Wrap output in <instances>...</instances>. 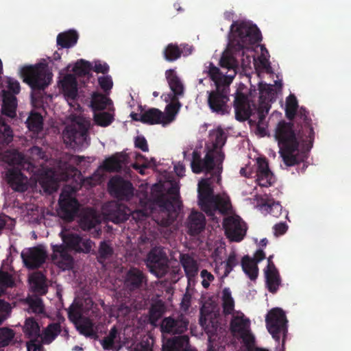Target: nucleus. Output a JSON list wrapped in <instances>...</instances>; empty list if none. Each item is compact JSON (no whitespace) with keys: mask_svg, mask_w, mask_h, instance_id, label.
<instances>
[{"mask_svg":"<svg viewBox=\"0 0 351 351\" xmlns=\"http://www.w3.org/2000/svg\"><path fill=\"white\" fill-rule=\"evenodd\" d=\"M180 259L189 281L192 280L197 275L199 270L197 261L188 254H181Z\"/></svg>","mask_w":351,"mask_h":351,"instance_id":"2f4dec72","label":"nucleus"},{"mask_svg":"<svg viewBox=\"0 0 351 351\" xmlns=\"http://www.w3.org/2000/svg\"><path fill=\"white\" fill-rule=\"evenodd\" d=\"M166 311V306L162 300L152 302L149 309V322L152 326H156L158 320Z\"/></svg>","mask_w":351,"mask_h":351,"instance_id":"72a5a7b5","label":"nucleus"},{"mask_svg":"<svg viewBox=\"0 0 351 351\" xmlns=\"http://www.w3.org/2000/svg\"><path fill=\"white\" fill-rule=\"evenodd\" d=\"M270 107V102L259 99V104L257 108V115L258 119H259V122L262 123L263 121H265V117L269 112Z\"/></svg>","mask_w":351,"mask_h":351,"instance_id":"052dcab7","label":"nucleus"},{"mask_svg":"<svg viewBox=\"0 0 351 351\" xmlns=\"http://www.w3.org/2000/svg\"><path fill=\"white\" fill-rule=\"evenodd\" d=\"M146 282L145 274L138 268L131 267L125 274L124 285L130 291L141 289Z\"/></svg>","mask_w":351,"mask_h":351,"instance_id":"6ab92c4d","label":"nucleus"},{"mask_svg":"<svg viewBox=\"0 0 351 351\" xmlns=\"http://www.w3.org/2000/svg\"><path fill=\"white\" fill-rule=\"evenodd\" d=\"M82 313L78 306L72 304L68 310L69 319L75 324H77L80 319H82Z\"/></svg>","mask_w":351,"mask_h":351,"instance_id":"0e129e2a","label":"nucleus"},{"mask_svg":"<svg viewBox=\"0 0 351 351\" xmlns=\"http://www.w3.org/2000/svg\"><path fill=\"white\" fill-rule=\"evenodd\" d=\"M230 45L235 52L244 55L243 49L261 41V31L256 25L247 21H233L230 25Z\"/></svg>","mask_w":351,"mask_h":351,"instance_id":"39448f33","label":"nucleus"},{"mask_svg":"<svg viewBox=\"0 0 351 351\" xmlns=\"http://www.w3.org/2000/svg\"><path fill=\"white\" fill-rule=\"evenodd\" d=\"M40 183L45 192L51 194L58 188L57 179L53 172H45L40 178Z\"/></svg>","mask_w":351,"mask_h":351,"instance_id":"58836bf2","label":"nucleus"},{"mask_svg":"<svg viewBox=\"0 0 351 351\" xmlns=\"http://www.w3.org/2000/svg\"><path fill=\"white\" fill-rule=\"evenodd\" d=\"M210 178L203 179L198 184V202L203 211L206 209L215 199L214 190L210 183Z\"/></svg>","mask_w":351,"mask_h":351,"instance_id":"412c9836","label":"nucleus"},{"mask_svg":"<svg viewBox=\"0 0 351 351\" xmlns=\"http://www.w3.org/2000/svg\"><path fill=\"white\" fill-rule=\"evenodd\" d=\"M192 47L186 44H181L180 46L176 43L168 44L162 51L164 59L169 62H173L181 58L182 54H191Z\"/></svg>","mask_w":351,"mask_h":351,"instance_id":"4be33fe9","label":"nucleus"},{"mask_svg":"<svg viewBox=\"0 0 351 351\" xmlns=\"http://www.w3.org/2000/svg\"><path fill=\"white\" fill-rule=\"evenodd\" d=\"M219 64L222 68L228 69V70H233V75H225L220 69L215 66L213 63L210 62L209 65L208 76L212 81L215 82L216 87H223L232 83V80L236 74L235 69L238 67V62L236 58L230 53H223L221 56Z\"/></svg>","mask_w":351,"mask_h":351,"instance_id":"6e6552de","label":"nucleus"},{"mask_svg":"<svg viewBox=\"0 0 351 351\" xmlns=\"http://www.w3.org/2000/svg\"><path fill=\"white\" fill-rule=\"evenodd\" d=\"M110 99L106 95L99 93H93L92 95L91 106L95 110H101L105 109Z\"/></svg>","mask_w":351,"mask_h":351,"instance_id":"49530a36","label":"nucleus"},{"mask_svg":"<svg viewBox=\"0 0 351 351\" xmlns=\"http://www.w3.org/2000/svg\"><path fill=\"white\" fill-rule=\"evenodd\" d=\"M32 291L36 295H44L48 291L47 278L41 271H36L29 278Z\"/></svg>","mask_w":351,"mask_h":351,"instance_id":"c85d7f7f","label":"nucleus"},{"mask_svg":"<svg viewBox=\"0 0 351 351\" xmlns=\"http://www.w3.org/2000/svg\"><path fill=\"white\" fill-rule=\"evenodd\" d=\"M78 223L80 227L86 231L95 228L99 221L95 210L88 208L80 213Z\"/></svg>","mask_w":351,"mask_h":351,"instance_id":"cd10ccee","label":"nucleus"},{"mask_svg":"<svg viewBox=\"0 0 351 351\" xmlns=\"http://www.w3.org/2000/svg\"><path fill=\"white\" fill-rule=\"evenodd\" d=\"M224 263V270L223 273L221 276V278H225L228 276L230 272L233 270V269L239 265V261L237 258V254L235 252H231L227 259L223 261Z\"/></svg>","mask_w":351,"mask_h":351,"instance_id":"de8ad7c7","label":"nucleus"},{"mask_svg":"<svg viewBox=\"0 0 351 351\" xmlns=\"http://www.w3.org/2000/svg\"><path fill=\"white\" fill-rule=\"evenodd\" d=\"M168 258L163 250L160 247H155L148 253L146 264L151 273L158 278H162L168 272Z\"/></svg>","mask_w":351,"mask_h":351,"instance_id":"9b49d317","label":"nucleus"},{"mask_svg":"<svg viewBox=\"0 0 351 351\" xmlns=\"http://www.w3.org/2000/svg\"><path fill=\"white\" fill-rule=\"evenodd\" d=\"M64 97L74 100L77 96V82L73 74H66L59 82Z\"/></svg>","mask_w":351,"mask_h":351,"instance_id":"393cba45","label":"nucleus"},{"mask_svg":"<svg viewBox=\"0 0 351 351\" xmlns=\"http://www.w3.org/2000/svg\"><path fill=\"white\" fill-rule=\"evenodd\" d=\"M171 202L167 198L162 188L156 185L145 206L141 209L130 212V215L137 223L144 221L148 216L152 215L158 225L167 227L174 221L171 213Z\"/></svg>","mask_w":351,"mask_h":351,"instance_id":"f03ea898","label":"nucleus"},{"mask_svg":"<svg viewBox=\"0 0 351 351\" xmlns=\"http://www.w3.org/2000/svg\"><path fill=\"white\" fill-rule=\"evenodd\" d=\"M98 83L101 87V88L107 92L110 90L113 86V82L111 76L110 75H104L98 77Z\"/></svg>","mask_w":351,"mask_h":351,"instance_id":"338daca9","label":"nucleus"},{"mask_svg":"<svg viewBox=\"0 0 351 351\" xmlns=\"http://www.w3.org/2000/svg\"><path fill=\"white\" fill-rule=\"evenodd\" d=\"M25 303L29 306V311L35 314H42L45 312V305L43 300L38 295L28 296Z\"/></svg>","mask_w":351,"mask_h":351,"instance_id":"c03bdc74","label":"nucleus"},{"mask_svg":"<svg viewBox=\"0 0 351 351\" xmlns=\"http://www.w3.org/2000/svg\"><path fill=\"white\" fill-rule=\"evenodd\" d=\"M113 254L114 249L108 241H102L99 243L96 258L100 264L106 263L112 257Z\"/></svg>","mask_w":351,"mask_h":351,"instance_id":"ea45409f","label":"nucleus"},{"mask_svg":"<svg viewBox=\"0 0 351 351\" xmlns=\"http://www.w3.org/2000/svg\"><path fill=\"white\" fill-rule=\"evenodd\" d=\"M59 208L58 214L64 221L71 222L73 221L78 211L80 204L78 201L69 195H60L58 201Z\"/></svg>","mask_w":351,"mask_h":351,"instance_id":"2eb2a0df","label":"nucleus"},{"mask_svg":"<svg viewBox=\"0 0 351 351\" xmlns=\"http://www.w3.org/2000/svg\"><path fill=\"white\" fill-rule=\"evenodd\" d=\"M77 330L82 335L88 337H95L97 336L96 332L93 328V324L89 319H84L77 326Z\"/></svg>","mask_w":351,"mask_h":351,"instance_id":"603ef678","label":"nucleus"},{"mask_svg":"<svg viewBox=\"0 0 351 351\" xmlns=\"http://www.w3.org/2000/svg\"><path fill=\"white\" fill-rule=\"evenodd\" d=\"M205 224V217L202 213L197 211L191 212L187 222L189 234L192 236L199 234L204 229Z\"/></svg>","mask_w":351,"mask_h":351,"instance_id":"bb28decb","label":"nucleus"},{"mask_svg":"<svg viewBox=\"0 0 351 351\" xmlns=\"http://www.w3.org/2000/svg\"><path fill=\"white\" fill-rule=\"evenodd\" d=\"M25 123L27 128L35 134H38L43 130V118L38 112H32Z\"/></svg>","mask_w":351,"mask_h":351,"instance_id":"a19ab883","label":"nucleus"},{"mask_svg":"<svg viewBox=\"0 0 351 351\" xmlns=\"http://www.w3.org/2000/svg\"><path fill=\"white\" fill-rule=\"evenodd\" d=\"M243 272L251 280H255L258 275V267L254 260L248 255H245L241 262Z\"/></svg>","mask_w":351,"mask_h":351,"instance_id":"4c0bfd02","label":"nucleus"},{"mask_svg":"<svg viewBox=\"0 0 351 351\" xmlns=\"http://www.w3.org/2000/svg\"><path fill=\"white\" fill-rule=\"evenodd\" d=\"M8 182L15 191L24 192L27 190L26 180L27 178L18 169H11L8 171Z\"/></svg>","mask_w":351,"mask_h":351,"instance_id":"a878e982","label":"nucleus"},{"mask_svg":"<svg viewBox=\"0 0 351 351\" xmlns=\"http://www.w3.org/2000/svg\"><path fill=\"white\" fill-rule=\"evenodd\" d=\"M215 140L213 142V149L209 150L202 159L201 154L197 150H194L192 154V160L191 167L192 171L195 173H200L203 171L206 173H211L216 167V171L219 177L217 182L221 180L220 174L222 171V163L225 158V154L221 148L226 142V135L221 128L217 129L215 134Z\"/></svg>","mask_w":351,"mask_h":351,"instance_id":"7ed1b4c3","label":"nucleus"},{"mask_svg":"<svg viewBox=\"0 0 351 351\" xmlns=\"http://www.w3.org/2000/svg\"><path fill=\"white\" fill-rule=\"evenodd\" d=\"M189 321L183 314L172 315L164 317L160 324V330L162 334L182 335L189 328Z\"/></svg>","mask_w":351,"mask_h":351,"instance_id":"ddd939ff","label":"nucleus"},{"mask_svg":"<svg viewBox=\"0 0 351 351\" xmlns=\"http://www.w3.org/2000/svg\"><path fill=\"white\" fill-rule=\"evenodd\" d=\"M239 337L242 339L243 344L245 345L246 348L249 351H252L254 347L255 338L254 335L251 333L250 330L239 335Z\"/></svg>","mask_w":351,"mask_h":351,"instance_id":"680f3d73","label":"nucleus"},{"mask_svg":"<svg viewBox=\"0 0 351 351\" xmlns=\"http://www.w3.org/2000/svg\"><path fill=\"white\" fill-rule=\"evenodd\" d=\"M14 219L5 214L0 215V235L4 230L12 231L15 227Z\"/></svg>","mask_w":351,"mask_h":351,"instance_id":"13d9d810","label":"nucleus"},{"mask_svg":"<svg viewBox=\"0 0 351 351\" xmlns=\"http://www.w3.org/2000/svg\"><path fill=\"white\" fill-rule=\"evenodd\" d=\"M63 243L53 245L51 248L52 260L62 269H70L73 264V259L68 252V249L77 252L89 253L93 242L89 239H83L79 234L62 230L60 233Z\"/></svg>","mask_w":351,"mask_h":351,"instance_id":"20e7f679","label":"nucleus"},{"mask_svg":"<svg viewBox=\"0 0 351 351\" xmlns=\"http://www.w3.org/2000/svg\"><path fill=\"white\" fill-rule=\"evenodd\" d=\"M3 93V101L4 105V110L8 112H5L10 117H13L15 114V110L16 107V97L15 95H12L10 93L6 92L5 90L2 91Z\"/></svg>","mask_w":351,"mask_h":351,"instance_id":"a18cd8bd","label":"nucleus"},{"mask_svg":"<svg viewBox=\"0 0 351 351\" xmlns=\"http://www.w3.org/2000/svg\"><path fill=\"white\" fill-rule=\"evenodd\" d=\"M21 257L27 268L35 269L39 268L45 262L47 254L43 249L35 247L29 248L26 253L22 252Z\"/></svg>","mask_w":351,"mask_h":351,"instance_id":"dca6fc26","label":"nucleus"},{"mask_svg":"<svg viewBox=\"0 0 351 351\" xmlns=\"http://www.w3.org/2000/svg\"><path fill=\"white\" fill-rule=\"evenodd\" d=\"M64 143L72 149L77 151H82L90 145L88 128L80 124L75 127L66 128L63 132Z\"/></svg>","mask_w":351,"mask_h":351,"instance_id":"9d476101","label":"nucleus"},{"mask_svg":"<svg viewBox=\"0 0 351 351\" xmlns=\"http://www.w3.org/2000/svg\"><path fill=\"white\" fill-rule=\"evenodd\" d=\"M166 78L167 80L169 86L173 93L169 95V97L173 98V100H177L178 96L183 95L184 87L183 85L173 69H169L165 72Z\"/></svg>","mask_w":351,"mask_h":351,"instance_id":"7c9ffc66","label":"nucleus"},{"mask_svg":"<svg viewBox=\"0 0 351 351\" xmlns=\"http://www.w3.org/2000/svg\"><path fill=\"white\" fill-rule=\"evenodd\" d=\"M23 332L25 336L29 339H38L40 337V326L33 317L26 319Z\"/></svg>","mask_w":351,"mask_h":351,"instance_id":"79ce46f5","label":"nucleus"},{"mask_svg":"<svg viewBox=\"0 0 351 351\" xmlns=\"http://www.w3.org/2000/svg\"><path fill=\"white\" fill-rule=\"evenodd\" d=\"M285 115L289 120L280 121L274 131L278 142L279 154L287 167L299 163L298 152L300 143L307 149L313 147L315 132L309 112L303 106L299 108L295 95H290L286 102Z\"/></svg>","mask_w":351,"mask_h":351,"instance_id":"f257e3e1","label":"nucleus"},{"mask_svg":"<svg viewBox=\"0 0 351 351\" xmlns=\"http://www.w3.org/2000/svg\"><path fill=\"white\" fill-rule=\"evenodd\" d=\"M235 117L238 121L247 120L252 115L249 99L243 93L237 90L234 100Z\"/></svg>","mask_w":351,"mask_h":351,"instance_id":"f3484780","label":"nucleus"},{"mask_svg":"<svg viewBox=\"0 0 351 351\" xmlns=\"http://www.w3.org/2000/svg\"><path fill=\"white\" fill-rule=\"evenodd\" d=\"M105 212L108 220L114 223H121L125 221L130 215V210L123 204L111 202L105 208Z\"/></svg>","mask_w":351,"mask_h":351,"instance_id":"a211bd4d","label":"nucleus"},{"mask_svg":"<svg viewBox=\"0 0 351 351\" xmlns=\"http://www.w3.org/2000/svg\"><path fill=\"white\" fill-rule=\"evenodd\" d=\"M15 332L12 329L3 327L0 328V348L8 346L12 341Z\"/></svg>","mask_w":351,"mask_h":351,"instance_id":"6e6d98bb","label":"nucleus"},{"mask_svg":"<svg viewBox=\"0 0 351 351\" xmlns=\"http://www.w3.org/2000/svg\"><path fill=\"white\" fill-rule=\"evenodd\" d=\"M207 106L210 112L217 116H226L230 113V87H216L207 91Z\"/></svg>","mask_w":351,"mask_h":351,"instance_id":"1a4fd4ad","label":"nucleus"},{"mask_svg":"<svg viewBox=\"0 0 351 351\" xmlns=\"http://www.w3.org/2000/svg\"><path fill=\"white\" fill-rule=\"evenodd\" d=\"M259 99L271 102L274 97V90L271 85L259 84Z\"/></svg>","mask_w":351,"mask_h":351,"instance_id":"864d4df0","label":"nucleus"},{"mask_svg":"<svg viewBox=\"0 0 351 351\" xmlns=\"http://www.w3.org/2000/svg\"><path fill=\"white\" fill-rule=\"evenodd\" d=\"M21 76L23 82L34 91L44 90L52 80V73L48 71L47 65L43 63L23 67Z\"/></svg>","mask_w":351,"mask_h":351,"instance_id":"423d86ee","label":"nucleus"},{"mask_svg":"<svg viewBox=\"0 0 351 351\" xmlns=\"http://www.w3.org/2000/svg\"><path fill=\"white\" fill-rule=\"evenodd\" d=\"M16 164L17 167H14V169H18L21 171V170H26L28 172H32L34 169V166L31 162L26 161L24 156L21 154H17Z\"/></svg>","mask_w":351,"mask_h":351,"instance_id":"e2e57ef3","label":"nucleus"},{"mask_svg":"<svg viewBox=\"0 0 351 351\" xmlns=\"http://www.w3.org/2000/svg\"><path fill=\"white\" fill-rule=\"evenodd\" d=\"M230 328L234 335H241L250 330V320L244 317V315L233 316L230 321Z\"/></svg>","mask_w":351,"mask_h":351,"instance_id":"e433bc0d","label":"nucleus"},{"mask_svg":"<svg viewBox=\"0 0 351 351\" xmlns=\"http://www.w3.org/2000/svg\"><path fill=\"white\" fill-rule=\"evenodd\" d=\"M266 285L271 293L277 292L281 282L279 272L274 264L270 265L269 269H264Z\"/></svg>","mask_w":351,"mask_h":351,"instance_id":"c756f323","label":"nucleus"},{"mask_svg":"<svg viewBox=\"0 0 351 351\" xmlns=\"http://www.w3.org/2000/svg\"><path fill=\"white\" fill-rule=\"evenodd\" d=\"M61 332L60 323H51L45 329V335L54 339Z\"/></svg>","mask_w":351,"mask_h":351,"instance_id":"69168bd1","label":"nucleus"},{"mask_svg":"<svg viewBox=\"0 0 351 351\" xmlns=\"http://www.w3.org/2000/svg\"><path fill=\"white\" fill-rule=\"evenodd\" d=\"M125 160V156L117 153L104 160L101 165L102 169L107 172H119L121 170L123 164Z\"/></svg>","mask_w":351,"mask_h":351,"instance_id":"473e14b6","label":"nucleus"},{"mask_svg":"<svg viewBox=\"0 0 351 351\" xmlns=\"http://www.w3.org/2000/svg\"><path fill=\"white\" fill-rule=\"evenodd\" d=\"M223 226L226 235L232 241L240 242L243 239L246 234V224L237 216L225 218Z\"/></svg>","mask_w":351,"mask_h":351,"instance_id":"4468645a","label":"nucleus"},{"mask_svg":"<svg viewBox=\"0 0 351 351\" xmlns=\"http://www.w3.org/2000/svg\"><path fill=\"white\" fill-rule=\"evenodd\" d=\"M14 285V281L12 275L7 271H0V294L5 289L12 287Z\"/></svg>","mask_w":351,"mask_h":351,"instance_id":"bf43d9fd","label":"nucleus"},{"mask_svg":"<svg viewBox=\"0 0 351 351\" xmlns=\"http://www.w3.org/2000/svg\"><path fill=\"white\" fill-rule=\"evenodd\" d=\"M79 36L75 30H69L60 33L57 36V44L62 48H70L77 42Z\"/></svg>","mask_w":351,"mask_h":351,"instance_id":"c9c22d12","label":"nucleus"},{"mask_svg":"<svg viewBox=\"0 0 351 351\" xmlns=\"http://www.w3.org/2000/svg\"><path fill=\"white\" fill-rule=\"evenodd\" d=\"M7 83L8 93H10L12 95H17L20 93L21 86L19 82L17 80L10 77L8 79Z\"/></svg>","mask_w":351,"mask_h":351,"instance_id":"774afa93","label":"nucleus"},{"mask_svg":"<svg viewBox=\"0 0 351 351\" xmlns=\"http://www.w3.org/2000/svg\"><path fill=\"white\" fill-rule=\"evenodd\" d=\"M91 69L92 66L88 61L80 59L75 64L73 72L79 77H85L90 74Z\"/></svg>","mask_w":351,"mask_h":351,"instance_id":"8fccbe9b","label":"nucleus"},{"mask_svg":"<svg viewBox=\"0 0 351 351\" xmlns=\"http://www.w3.org/2000/svg\"><path fill=\"white\" fill-rule=\"evenodd\" d=\"M94 121L99 126L107 127L112 123L114 117L110 112H102L95 114Z\"/></svg>","mask_w":351,"mask_h":351,"instance_id":"5fc2aeb1","label":"nucleus"},{"mask_svg":"<svg viewBox=\"0 0 351 351\" xmlns=\"http://www.w3.org/2000/svg\"><path fill=\"white\" fill-rule=\"evenodd\" d=\"M169 99H171V102L165 107L163 123H170L173 121L181 107V104L178 99L173 100L171 97H169Z\"/></svg>","mask_w":351,"mask_h":351,"instance_id":"37998d69","label":"nucleus"},{"mask_svg":"<svg viewBox=\"0 0 351 351\" xmlns=\"http://www.w3.org/2000/svg\"><path fill=\"white\" fill-rule=\"evenodd\" d=\"M256 176V181L261 186L268 187L274 182L273 173L269 169L268 161L265 158L257 159Z\"/></svg>","mask_w":351,"mask_h":351,"instance_id":"aec40b11","label":"nucleus"},{"mask_svg":"<svg viewBox=\"0 0 351 351\" xmlns=\"http://www.w3.org/2000/svg\"><path fill=\"white\" fill-rule=\"evenodd\" d=\"M162 351H197L191 348L189 337L183 335L168 339L162 346Z\"/></svg>","mask_w":351,"mask_h":351,"instance_id":"b1692460","label":"nucleus"},{"mask_svg":"<svg viewBox=\"0 0 351 351\" xmlns=\"http://www.w3.org/2000/svg\"><path fill=\"white\" fill-rule=\"evenodd\" d=\"M164 113L157 108H149L140 114L139 121L149 124L154 125L163 123Z\"/></svg>","mask_w":351,"mask_h":351,"instance_id":"f704fd0d","label":"nucleus"},{"mask_svg":"<svg viewBox=\"0 0 351 351\" xmlns=\"http://www.w3.org/2000/svg\"><path fill=\"white\" fill-rule=\"evenodd\" d=\"M13 131L11 127L3 121H0V143L8 145L12 141Z\"/></svg>","mask_w":351,"mask_h":351,"instance_id":"3c124183","label":"nucleus"},{"mask_svg":"<svg viewBox=\"0 0 351 351\" xmlns=\"http://www.w3.org/2000/svg\"><path fill=\"white\" fill-rule=\"evenodd\" d=\"M261 208L275 217L281 215L282 207L279 202L268 199L261 204Z\"/></svg>","mask_w":351,"mask_h":351,"instance_id":"09e8293b","label":"nucleus"},{"mask_svg":"<svg viewBox=\"0 0 351 351\" xmlns=\"http://www.w3.org/2000/svg\"><path fill=\"white\" fill-rule=\"evenodd\" d=\"M287 319L285 312L280 308L271 309L265 317V323L268 332L278 343L282 337V347L278 351L285 350V342L287 333Z\"/></svg>","mask_w":351,"mask_h":351,"instance_id":"0eeeda50","label":"nucleus"},{"mask_svg":"<svg viewBox=\"0 0 351 351\" xmlns=\"http://www.w3.org/2000/svg\"><path fill=\"white\" fill-rule=\"evenodd\" d=\"M118 335V330L114 326L110 330L109 335L104 337L101 343L104 350H111L114 344V341Z\"/></svg>","mask_w":351,"mask_h":351,"instance_id":"4d7b16f0","label":"nucleus"},{"mask_svg":"<svg viewBox=\"0 0 351 351\" xmlns=\"http://www.w3.org/2000/svg\"><path fill=\"white\" fill-rule=\"evenodd\" d=\"M204 211L208 217H215L216 211L222 215H226L232 209L229 197H223L220 195H216L215 199Z\"/></svg>","mask_w":351,"mask_h":351,"instance_id":"5701e85b","label":"nucleus"},{"mask_svg":"<svg viewBox=\"0 0 351 351\" xmlns=\"http://www.w3.org/2000/svg\"><path fill=\"white\" fill-rule=\"evenodd\" d=\"M110 194L122 201H129L134 196V188L132 182L119 176L112 177L108 183Z\"/></svg>","mask_w":351,"mask_h":351,"instance_id":"f8f14e48","label":"nucleus"}]
</instances>
